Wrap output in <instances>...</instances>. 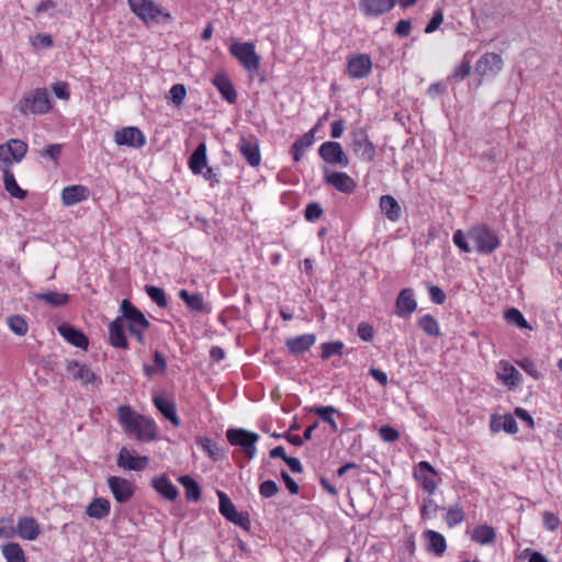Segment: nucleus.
Masks as SVG:
<instances>
[{
    "instance_id": "1",
    "label": "nucleus",
    "mask_w": 562,
    "mask_h": 562,
    "mask_svg": "<svg viewBox=\"0 0 562 562\" xmlns=\"http://www.w3.org/2000/svg\"><path fill=\"white\" fill-rule=\"evenodd\" d=\"M16 109L22 115H41L53 109V100L46 88H36L24 93Z\"/></svg>"
},
{
    "instance_id": "2",
    "label": "nucleus",
    "mask_w": 562,
    "mask_h": 562,
    "mask_svg": "<svg viewBox=\"0 0 562 562\" xmlns=\"http://www.w3.org/2000/svg\"><path fill=\"white\" fill-rule=\"evenodd\" d=\"M467 236L473 243L474 250L481 255H492L501 246L496 233L484 223L471 226Z\"/></svg>"
},
{
    "instance_id": "3",
    "label": "nucleus",
    "mask_w": 562,
    "mask_h": 562,
    "mask_svg": "<svg viewBox=\"0 0 562 562\" xmlns=\"http://www.w3.org/2000/svg\"><path fill=\"white\" fill-rule=\"evenodd\" d=\"M229 53L247 71L255 72L258 70L260 58L256 53L254 43L233 41Z\"/></svg>"
},
{
    "instance_id": "4",
    "label": "nucleus",
    "mask_w": 562,
    "mask_h": 562,
    "mask_svg": "<svg viewBox=\"0 0 562 562\" xmlns=\"http://www.w3.org/2000/svg\"><path fill=\"white\" fill-rule=\"evenodd\" d=\"M226 438L232 446L240 447L248 459L255 458L256 442L259 439L256 432L244 428H231L226 431Z\"/></svg>"
},
{
    "instance_id": "5",
    "label": "nucleus",
    "mask_w": 562,
    "mask_h": 562,
    "mask_svg": "<svg viewBox=\"0 0 562 562\" xmlns=\"http://www.w3.org/2000/svg\"><path fill=\"white\" fill-rule=\"evenodd\" d=\"M351 149L362 160L372 161L375 158L376 150L373 143L370 140L368 132L363 127L355 128L349 134Z\"/></svg>"
},
{
    "instance_id": "6",
    "label": "nucleus",
    "mask_w": 562,
    "mask_h": 562,
    "mask_svg": "<svg viewBox=\"0 0 562 562\" xmlns=\"http://www.w3.org/2000/svg\"><path fill=\"white\" fill-rule=\"evenodd\" d=\"M218 497V510L220 513L231 522L235 524L236 526H239L244 529H249L250 527V520L247 513L244 512H237L235 505L231 501V498L227 496L226 493L223 491L216 492Z\"/></svg>"
},
{
    "instance_id": "7",
    "label": "nucleus",
    "mask_w": 562,
    "mask_h": 562,
    "mask_svg": "<svg viewBox=\"0 0 562 562\" xmlns=\"http://www.w3.org/2000/svg\"><path fill=\"white\" fill-rule=\"evenodd\" d=\"M504 66L502 56L497 53H485L475 63L474 70L480 77V82L487 77L496 76Z\"/></svg>"
},
{
    "instance_id": "8",
    "label": "nucleus",
    "mask_w": 562,
    "mask_h": 562,
    "mask_svg": "<svg viewBox=\"0 0 562 562\" xmlns=\"http://www.w3.org/2000/svg\"><path fill=\"white\" fill-rule=\"evenodd\" d=\"M319 157L327 164L346 168L349 166V158L338 142H324L318 148Z\"/></svg>"
},
{
    "instance_id": "9",
    "label": "nucleus",
    "mask_w": 562,
    "mask_h": 562,
    "mask_svg": "<svg viewBox=\"0 0 562 562\" xmlns=\"http://www.w3.org/2000/svg\"><path fill=\"white\" fill-rule=\"evenodd\" d=\"M324 181L345 194H351L357 189V181L344 171H334L324 168Z\"/></svg>"
},
{
    "instance_id": "10",
    "label": "nucleus",
    "mask_w": 562,
    "mask_h": 562,
    "mask_svg": "<svg viewBox=\"0 0 562 562\" xmlns=\"http://www.w3.org/2000/svg\"><path fill=\"white\" fill-rule=\"evenodd\" d=\"M372 66V59L368 54H357L348 58L346 71L351 79H363L371 74Z\"/></svg>"
},
{
    "instance_id": "11",
    "label": "nucleus",
    "mask_w": 562,
    "mask_h": 562,
    "mask_svg": "<svg viewBox=\"0 0 562 562\" xmlns=\"http://www.w3.org/2000/svg\"><path fill=\"white\" fill-rule=\"evenodd\" d=\"M327 114L323 117L304 135L300 136L294 144L291 146L289 153L295 162L301 161L307 148H310L315 142V134L322 127L323 121L326 120Z\"/></svg>"
},
{
    "instance_id": "12",
    "label": "nucleus",
    "mask_w": 562,
    "mask_h": 562,
    "mask_svg": "<svg viewBox=\"0 0 562 562\" xmlns=\"http://www.w3.org/2000/svg\"><path fill=\"white\" fill-rule=\"evenodd\" d=\"M122 316L119 318L124 319V326L131 330L135 328H148L149 322L145 315L136 308L128 300H123L121 303Z\"/></svg>"
},
{
    "instance_id": "13",
    "label": "nucleus",
    "mask_w": 562,
    "mask_h": 562,
    "mask_svg": "<svg viewBox=\"0 0 562 562\" xmlns=\"http://www.w3.org/2000/svg\"><path fill=\"white\" fill-rule=\"evenodd\" d=\"M437 475V471L428 461H420L414 472L415 480L428 495H432L437 490L438 484L435 480Z\"/></svg>"
},
{
    "instance_id": "14",
    "label": "nucleus",
    "mask_w": 562,
    "mask_h": 562,
    "mask_svg": "<svg viewBox=\"0 0 562 562\" xmlns=\"http://www.w3.org/2000/svg\"><path fill=\"white\" fill-rule=\"evenodd\" d=\"M131 10L144 22L157 21L162 13L153 0H128Z\"/></svg>"
},
{
    "instance_id": "15",
    "label": "nucleus",
    "mask_w": 562,
    "mask_h": 562,
    "mask_svg": "<svg viewBox=\"0 0 562 562\" xmlns=\"http://www.w3.org/2000/svg\"><path fill=\"white\" fill-rule=\"evenodd\" d=\"M114 142L120 146L140 148L146 144V138L137 127L127 126L114 133Z\"/></svg>"
},
{
    "instance_id": "16",
    "label": "nucleus",
    "mask_w": 562,
    "mask_h": 562,
    "mask_svg": "<svg viewBox=\"0 0 562 562\" xmlns=\"http://www.w3.org/2000/svg\"><path fill=\"white\" fill-rule=\"evenodd\" d=\"M417 308V302L414 297V291L405 288L400 291L395 302V314L398 317H409Z\"/></svg>"
},
{
    "instance_id": "17",
    "label": "nucleus",
    "mask_w": 562,
    "mask_h": 562,
    "mask_svg": "<svg viewBox=\"0 0 562 562\" xmlns=\"http://www.w3.org/2000/svg\"><path fill=\"white\" fill-rule=\"evenodd\" d=\"M108 485L114 498L119 503L128 502L134 494V486L126 479L120 476H110L108 479Z\"/></svg>"
},
{
    "instance_id": "18",
    "label": "nucleus",
    "mask_w": 562,
    "mask_h": 562,
    "mask_svg": "<svg viewBox=\"0 0 562 562\" xmlns=\"http://www.w3.org/2000/svg\"><path fill=\"white\" fill-rule=\"evenodd\" d=\"M116 463L124 470L142 471L147 468L149 458L134 456L127 448L123 447L119 452Z\"/></svg>"
},
{
    "instance_id": "19",
    "label": "nucleus",
    "mask_w": 562,
    "mask_h": 562,
    "mask_svg": "<svg viewBox=\"0 0 562 562\" xmlns=\"http://www.w3.org/2000/svg\"><path fill=\"white\" fill-rule=\"evenodd\" d=\"M396 2L397 0H360L359 9L366 16L376 18L391 11Z\"/></svg>"
},
{
    "instance_id": "20",
    "label": "nucleus",
    "mask_w": 562,
    "mask_h": 562,
    "mask_svg": "<svg viewBox=\"0 0 562 562\" xmlns=\"http://www.w3.org/2000/svg\"><path fill=\"white\" fill-rule=\"evenodd\" d=\"M58 334L70 345L87 349L89 345L88 337L79 329L68 324H61L57 327Z\"/></svg>"
},
{
    "instance_id": "21",
    "label": "nucleus",
    "mask_w": 562,
    "mask_h": 562,
    "mask_svg": "<svg viewBox=\"0 0 562 562\" xmlns=\"http://www.w3.org/2000/svg\"><path fill=\"white\" fill-rule=\"evenodd\" d=\"M15 531L20 538L33 541L40 536L41 528L36 519L23 516L18 519Z\"/></svg>"
},
{
    "instance_id": "22",
    "label": "nucleus",
    "mask_w": 562,
    "mask_h": 562,
    "mask_svg": "<svg viewBox=\"0 0 562 562\" xmlns=\"http://www.w3.org/2000/svg\"><path fill=\"white\" fill-rule=\"evenodd\" d=\"M497 378L509 389L517 387L521 381L519 371L507 360L499 361Z\"/></svg>"
},
{
    "instance_id": "23",
    "label": "nucleus",
    "mask_w": 562,
    "mask_h": 562,
    "mask_svg": "<svg viewBox=\"0 0 562 562\" xmlns=\"http://www.w3.org/2000/svg\"><path fill=\"white\" fill-rule=\"evenodd\" d=\"M470 539L481 546H493L496 542L497 535L494 527L481 524L470 531Z\"/></svg>"
},
{
    "instance_id": "24",
    "label": "nucleus",
    "mask_w": 562,
    "mask_h": 562,
    "mask_svg": "<svg viewBox=\"0 0 562 562\" xmlns=\"http://www.w3.org/2000/svg\"><path fill=\"white\" fill-rule=\"evenodd\" d=\"M238 148L243 157L248 161L250 166H259L261 157L259 151V145L256 139L240 137Z\"/></svg>"
},
{
    "instance_id": "25",
    "label": "nucleus",
    "mask_w": 562,
    "mask_h": 562,
    "mask_svg": "<svg viewBox=\"0 0 562 562\" xmlns=\"http://www.w3.org/2000/svg\"><path fill=\"white\" fill-rule=\"evenodd\" d=\"M67 371L72 375L74 380H78L81 384L87 385L89 383H94L97 380V375L91 369L82 364L78 361H68L66 366Z\"/></svg>"
},
{
    "instance_id": "26",
    "label": "nucleus",
    "mask_w": 562,
    "mask_h": 562,
    "mask_svg": "<svg viewBox=\"0 0 562 562\" xmlns=\"http://www.w3.org/2000/svg\"><path fill=\"white\" fill-rule=\"evenodd\" d=\"M119 418L125 432L135 437L142 415L136 414L130 406L119 407Z\"/></svg>"
},
{
    "instance_id": "27",
    "label": "nucleus",
    "mask_w": 562,
    "mask_h": 562,
    "mask_svg": "<svg viewBox=\"0 0 562 562\" xmlns=\"http://www.w3.org/2000/svg\"><path fill=\"white\" fill-rule=\"evenodd\" d=\"M310 413L315 414L323 423L328 424L333 434L338 431V424L335 417L341 416V413L336 407L314 405L310 408Z\"/></svg>"
},
{
    "instance_id": "28",
    "label": "nucleus",
    "mask_w": 562,
    "mask_h": 562,
    "mask_svg": "<svg viewBox=\"0 0 562 562\" xmlns=\"http://www.w3.org/2000/svg\"><path fill=\"white\" fill-rule=\"evenodd\" d=\"M125 326L123 318H115L109 326V335L111 345L115 348H127V341L125 337Z\"/></svg>"
},
{
    "instance_id": "29",
    "label": "nucleus",
    "mask_w": 562,
    "mask_h": 562,
    "mask_svg": "<svg viewBox=\"0 0 562 562\" xmlns=\"http://www.w3.org/2000/svg\"><path fill=\"white\" fill-rule=\"evenodd\" d=\"M316 341L314 334H303L295 338L286 339L285 344L289 350L294 355L306 352Z\"/></svg>"
},
{
    "instance_id": "30",
    "label": "nucleus",
    "mask_w": 562,
    "mask_h": 562,
    "mask_svg": "<svg viewBox=\"0 0 562 562\" xmlns=\"http://www.w3.org/2000/svg\"><path fill=\"white\" fill-rule=\"evenodd\" d=\"M89 195V191L83 186H69L61 191V201L65 205L70 206L85 201Z\"/></svg>"
},
{
    "instance_id": "31",
    "label": "nucleus",
    "mask_w": 562,
    "mask_h": 562,
    "mask_svg": "<svg viewBox=\"0 0 562 562\" xmlns=\"http://www.w3.org/2000/svg\"><path fill=\"white\" fill-rule=\"evenodd\" d=\"M490 427L493 432H498L501 430L510 435L518 432L517 422L510 414H505L498 417L493 416Z\"/></svg>"
},
{
    "instance_id": "32",
    "label": "nucleus",
    "mask_w": 562,
    "mask_h": 562,
    "mask_svg": "<svg viewBox=\"0 0 562 562\" xmlns=\"http://www.w3.org/2000/svg\"><path fill=\"white\" fill-rule=\"evenodd\" d=\"M380 209L391 222H397L401 217V205L392 195L385 194L380 198Z\"/></svg>"
},
{
    "instance_id": "33",
    "label": "nucleus",
    "mask_w": 562,
    "mask_h": 562,
    "mask_svg": "<svg viewBox=\"0 0 562 562\" xmlns=\"http://www.w3.org/2000/svg\"><path fill=\"white\" fill-rule=\"evenodd\" d=\"M423 535L428 540L427 551L432 552L435 555H442L445 553L447 541L440 532L428 529Z\"/></svg>"
},
{
    "instance_id": "34",
    "label": "nucleus",
    "mask_w": 562,
    "mask_h": 562,
    "mask_svg": "<svg viewBox=\"0 0 562 562\" xmlns=\"http://www.w3.org/2000/svg\"><path fill=\"white\" fill-rule=\"evenodd\" d=\"M189 168L194 175H201L206 168V145L200 143L189 159Z\"/></svg>"
},
{
    "instance_id": "35",
    "label": "nucleus",
    "mask_w": 562,
    "mask_h": 562,
    "mask_svg": "<svg viewBox=\"0 0 562 562\" xmlns=\"http://www.w3.org/2000/svg\"><path fill=\"white\" fill-rule=\"evenodd\" d=\"M154 404L166 419L170 420L175 426H179L180 420L177 416L173 402L165 398L164 396H155Z\"/></svg>"
},
{
    "instance_id": "36",
    "label": "nucleus",
    "mask_w": 562,
    "mask_h": 562,
    "mask_svg": "<svg viewBox=\"0 0 562 562\" xmlns=\"http://www.w3.org/2000/svg\"><path fill=\"white\" fill-rule=\"evenodd\" d=\"M110 502L103 497L94 498L86 508V514L94 519H102L110 514Z\"/></svg>"
},
{
    "instance_id": "37",
    "label": "nucleus",
    "mask_w": 562,
    "mask_h": 562,
    "mask_svg": "<svg viewBox=\"0 0 562 562\" xmlns=\"http://www.w3.org/2000/svg\"><path fill=\"white\" fill-rule=\"evenodd\" d=\"M417 326L422 329L427 336L430 337H440L441 336V327L438 319L431 314H425L417 319Z\"/></svg>"
},
{
    "instance_id": "38",
    "label": "nucleus",
    "mask_w": 562,
    "mask_h": 562,
    "mask_svg": "<svg viewBox=\"0 0 562 562\" xmlns=\"http://www.w3.org/2000/svg\"><path fill=\"white\" fill-rule=\"evenodd\" d=\"M154 488L166 499L173 501L178 496L177 487L165 476H158L153 480Z\"/></svg>"
},
{
    "instance_id": "39",
    "label": "nucleus",
    "mask_w": 562,
    "mask_h": 562,
    "mask_svg": "<svg viewBox=\"0 0 562 562\" xmlns=\"http://www.w3.org/2000/svg\"><path fill=\"white\" fill-rule=\"evenodd\" d=\"M157 436V427L153 419L142 416L135 438L139 441H151Z\"/></svg>"
},
{
    "instance_id": "40",
    "label": "nucleus",
    "mask_w": 562,
    "mask_h": 562,
    "mask_svg": "<svg viewBox=\"0 0 562 562\" xmlns=\"http://www.w3.org/2000/svg\"><path fill=\"white\" fill-rule=\"evenodd\" d=\"M12 161H21L27 153V144L18 138H11L4 144Z\"/></svg>"
},
{
    "instance_id": "41",
    "label": "nucleus",
    "mask_w": 562,
    "mask_h": 562,
    "mask_svg": "<svg viewBox=\"0 0 562 562\" xmlns=\"http://www.w3.org/2000/svg\"><path fill=\"white\" fill-rule=\"evenodd\" d=\"M214 86L221 92L222 97L229 103L236 102V91L231 81L223 75H218L213 79Z\"/></svg>"
},
{
    "instance_id": "42",
    "label": "nucleus",
    "mask_w": 562,
    "mask_h": 562,
    "mask_svg": "<svg viewBox=\"0 0 562 562\" xmlns=\"http://www.w3.org/2000/svg\"><path fill=\"white\" fill-rule=\"evenodd\" d=\"M34 296L50 306H63L68 303L69 296L66 293L57 291H47L42 293H35Z\"/></svg>"
},
{
    "instance_id": "43",
    "label": "nucleus",
    "mask_w": 562,
    "mask_h": 562,
    "mask_svg": "<svg viewBox=\"0 0 562 562\" xmlns=\"http://www.w3.org/2000/svg\"><path fill=\"white\" fill-rule=\"evenodd\" d=\"M196 442L213 461L224 459V450L217 443L213 442L211 439L206 437H200L196 439Z\"/></svg>"
},
{
    "instance_id": "44",
    "label": "nucleus",
    "mask_w": 562,
    "mask_h": 562,
    "mask_svg": "<svg viewBox=\"0 0 562 562\" xmlns=\"http://www.w3.org/2000/svg\"><path fill=\"white\" fill-rule=\"evenodd\" d=\"M7 562H26L23 549L19 543L10 542L1 548Z\"/></svg>"
},
{
    "instance_id": "45",
    "label": "nucleus",
    "mask_w": 562,
    "mask_h": 562,
    "mask_svg": "<svg viewBox=\"0 0 562 562\" xmlns=\"http://www.w3.org/2000/svg\"><path fill=\"white\" fill-rule=\"evenodd\" d=\"M186 490V496L189 501L198 502L201 498V490L195 480L189 475H182L178 480Z\"/></svg>"
},
{
    "instance_id": "46",
    "label": "nucleus",
    "mask_w": 562,
    "mask_h": 562,
    "mask_svg": "<svg viewBox=\"0 0 562 562\" xmlns=\"http://www.w3.org/2000/svg\"><path fill=\"white\" fill-rule=\"evenodd\" d=\"M3 183L5 190L16 199H24L26 195V192L22 190L19 184L16 183L14 175L11 172L10 169H5L3 171Z\"/></svg>"
},
{
    "instance_id": "47",
    "label": "nucleus",
    "mask_w": 562,
    "mask_h": 562,
    "mask_svg": "<svg viewBox=\"0 0 562 562\" xmlns=\"http://www.w3.org/2000/svg\"><path fill=\"white\" fill-rule=\"evenodd\" d=\"M465 519V513L463 508L457 504L447 509L445 515V521L449 528L461 525Z\"/></svg>"
},
{
    "instance_id": "48",
    "label": "nucleus",
    "mask_w": 562,
    "mask_h": 562,
    "mask_svg": "<svg viewBox=\"0 0 562 562\" xmlns=\"http://www.w3.org/2000/svg\"><path fill=\"white\" fill-rule=\"evenodd\" d=\"M179 296L182 301L186 302V304L188 305V307L191 311H194V312L204 311V301H203V297L201 294H199V293L190 294L187 290H181L179 292Z\"/></svg>"
},
{
    "instance_id": "49",
    "label": "nucleus",
    "mask_w": 562,
    "mask_h": 562,
    "mask_svg": "<svg viewBox=\"0 0 562 562\" xmlns=\"http://www.w3.org/2000/svg\"><path fill=\"white\" fill-rule=\"evenodd\" d=\"M9 328L18 336H24L27 333L29 326L26 321L19 315H11L8 317Z\"/></svg>"
},
{
    "instance_id": "50",
    "label": "nucleus",
    "mask_w": 562,
    "mask_h": 562,
    "mask_svg": "<svg viewBox=\"0 0 562 562\" xmlns=\"http://www.w3.org/2000/svg\"><path fill=\"white\" fill-rule=\"evenodd\" d=\"M342 348H344V342L339 341V340L330 341V342H323L321 345V349H322L321 356L324 360L329 359L334 355L341 356Z\"/></svg>"
},
{
    "instance_id": "51",
    "label": "nucleus",
    "mask_w": 562,
    "mask_h": 562,
    "mask_svg": "<svg viewBox=\"0 0 562 562\" xmlns=\"http://www.w3.org/2000/svg\"><path fill=\"white\" fill-rule=\"evenodd\" d=\"M145 291L150 300L156 303L159 307H166L168 304L165 291L161 288L155 285H146Z\"/></svg>"
},
{
    "instance_id": "52",
    "label": "nucleus",
    "mask_w": 562,
    "mask_h": 562,
    "mask_svg": "<svg viewBox=\"0 0 562 562\" xmlns=\"http://www.w3.org/2000/svg\"><path fill=\"white\" fill-rule=\"evenodd\" d=\"M504 317L508 323L515 324L518 328H529L528 322L524 317L522 313L515 307L507 310Z\"/></svg>"
},
{
    "instance_id": "53",
    "label": "nucleus",
    "mask_w": 562,
    "mask_h": 562,
    "mask_svg": "<svg viewBox=\"0 0 562 562\" xmlns=\"http://www.w3.org/2000/svg\"><path fill=\"white\" fill-rule=\"evenodd\" d=\"M439 509V505L432 498H425L420 507V517L423 520L432 519Z\"/></svg>"
},
{
    "instance_id": "54",
    "label": "nucleus",
    "mask_w": 562,
    "mask_h": 562,
    "mask_svg": "<svg viewBox=\"0 0 562 562\" xmlns=\"http://www.w3.org/2000/svg\"><path fill=\"white\" fill-rule=\"evenodd\" d=\"M517 364L535 380H539L542 376L541 372L538 370L537 364L530 358H522L517 361Z\"/></svg>"
},
{
    "instance_id": "55",
    "label": "nucleus",
    "mask_w": 562,
    "mask_h": 562,
    "mask_svg": "<svg viewBox=\"0 0 562 562\" xmlns=\"http://www.w3.org/2000/svg\"><path fill=\"white\" fill-rule=\"evenodd\" d=\"M169 94L172 103L179 106L183 103V100L187 95L186 87L181 83H176L171 87Z\"/></svg>"
},
{
    "instance_id": "56",
    "label": "nucleus",
    "mask_w": 562,
    "mask_h": 562,
    "mask_svg": "<svg viewBox=\"0 0 562 562\" xmlns=\"http://www.w3.org/2000/svg\"><path fill=\"white\" fill-rule=\"evenodd\" d=\"M542 525L549 531H555L560 526V518L552 512H543Z\"/></svg>"
},
{
    "instance_id": "57",
    "label": "nucleus",
    "mask_w": 562,
    "mask_h": 562,
    "mask_svg": "<svg viewBox=\"0 0 562 562\" xmlns=\"http://www.w3.org/2000/svg\"><path fill=\"white\" fill-rule=\"evenodd\" d=\"M304 215L308 222H315L322 217L323 209L316 202L308 203L305 207Z\"/></svg>"
},
{
    "instance_id": "58",
    "label": "nucleus",
    "mask_w": 562,
    "mask_h": 562,
    "mask_svg": "<svg viewBox=\"0 0 562 562\" xmlns=\"http://www.w3.org/2000/svg\"><path fill=\"white\" fill-rule=\"evenodd\" d=\"M380 438L385 442H394L400 438V432L389 425H383L379 429Z\"/></svg>"
},
{
    "instance_id": "59",
    "label": "nucleus",
    "mask_w": 562,
    "mask_h": 562,
    "mask_svg": "<svg viewBox=\"0 0 562 562\" xmlns=\"http://www.w3.org/2000/svg\"><path fill=\"white\" fill-rule=\"evenodd\" d=\"M427 290L429 293L430 301L435 304H443L447 296L441 288L434 284H427Z\"/></svg>"
},
{
    "instance_id": "60",
    "label": "nucleus",
    "mask_w": 562,
    "mask_h": 562,
    "mask_svg": "<svg viewBox=\"0 0 562 562\" xmlns=\"http://www.w3.org/2000/svg\"><path fill=\"white\" fill-rule=\"evenodd\" d=\"M259 492L263 497H272L279 492V487L274 481L267 480L260 484Z\"/></svg>"
},
{
    "instance_id": "61",
    "label": "nucleus",
    "mask_w": 562,
    "mask_h": 562,
    "mask_svg": "<svg viewBox=\"0 0 562 562\" xmlns=\"http://www.w3.org/2000/svg\"><path fill=\"white\" fill-rule=\"evenodd\" d=\"M471 61L463 59L453 70V77L460 80L465 79L471 72Z\"/></svg>"
},
{
    "instance_id": "62",
    "label": "nucleus",
    "mask_w": 562,
    "mask_h": 562,
    "mask_svg": "<svg viewBox=\"0 0 562 562\" xmlns=\"http://www.w3.org/2000/svg\"><path fill=\"white\" fill-rule=\"evenodd\" d=\"M468 236L463 234L461 229L454 232L452 240L454 245L464 252H470L472 249L467 241Z\"/></svg>"
},
{
    "instance_id": "63",
    "label": "nucleus",
    "mask_w": 562,
    "mask_h": 562,
    "mask_svg": "<svg viewBox=\"0 0 562 562\" xmlns=\"http://www.w3.org/2000/svg\"><path fill=\"white\" fill-rule=\"evenodd\" d=\"M52 91L58 99H61V100H68L70 97L68 85L63 81L53 83Z\"/></svg>"
},
{
    "instance_id": "64",
    "label": "nucleus",
    "mask_w": 562,
    "mask_h": 562,
    "mask_svg": "<svg viewBox=\"0 0 562 562\" xmlns=\"http://www.w3.org/2000/svg\"><path fill=\"white\" fill-rule=\"evenodd\" d=\"M443 22V13L441 10H438L436 12H434V15L432 18L430 19V21L427 23L426 27H425V32L426 33H432L435 32Z\"/></svg>"
}]
</instances>
